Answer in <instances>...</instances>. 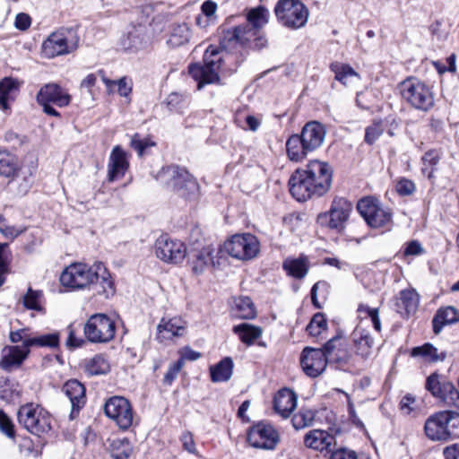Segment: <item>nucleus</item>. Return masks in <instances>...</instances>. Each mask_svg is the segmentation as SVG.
I'll return each instance as SVG.
<instances>
[{
	"label": "nucleus",
	"mask_w": 459,
	"mask_h": 459,
	"mask_svg": "<svg viewBox=\"0 0 459 459\" xmlns=\"http://www.w3.org/2000/svg\"><path fill=\"white\" fill-rule=\"evenodd\" d=\"M108 441V451L113 459H128L131 456L133 445L128 438L117 437Z\"/></svg>",
	"instance_id": "4c0bfd02"
},
{
	"label": "nucleus",
	"mask_w": 459,
	"mask_h": 459,
	"mask_svg": "<svg viewBox=\"0 0 459 459\" xmlns=\"http://www.w3.org/2000/svg\"><path fill=\"white\" fill-rule=\"evenodd\" d=\"M267 44L263 30H223L220 47L210 45L204 54L203 64L188 65V74L201 90L207 84H221L220 73L236 70L238 55L246 48L261 49Z\"/></svg>",
	"instance_id": "f257e3e1"
},
{
	"label": "nucleus",
	"mask_w": 459,
	"mask_h": 459,
	"mask_svg": "<svg viewBox=\"0 0 459 459\" xmlns=\"http://www.w3.org/2000/svg\"><path fill=\"white\" fill-rule=\"evenodd\" d=\"M22 303L27 309L43 312V292L29 288L23 296Z\"/></svg>",
	"instance_id": "a18cd8bd"
},
{
	"label": "nucleus",
	"mask_w": 459,
	"mask_h": 459,
	"mask_svg": "<svg viewBox=\"0 0 459 459\" xmlns=\"http://www.w3.org/2000/svg\"><path fill=\"white\" fill-rule=\"evenodd\" d=\"M357 210L371 228H384L392 224L391 210L375 197L367 196L360 199L357 204Z\"/></svg>",
	"instance_id": "1a4fd4ad"
},
{
	"label": "nucleus",
	"mask_w": 459,
	"mask_h": 459,
	"mask_svg": "<svg viewBox=\"0 0 459 459\" xmlns=\"http://www.w3.org/2000/svg\"><path fill=\"white\" fill-rule=\"evenodd\" d=\"M27 343L31 347L56 348L59 345V333H51L46 334L30 335Z\"/></svg>",
	"instance_id": "c03bdc74"
},
{
	"label": "nucleus",
	"mask_w": 459,
	"mask_h": 459,
	"mask_svg": "<svg viewBox=\"0 0 459 459\" xmlns=\"http://www.w3.org/2000/svg\"><path fill=\"white\" fill-rule=\"evenodd\" d=\"M234 315L243 319H252L255 316V309L250 298L239 297L235 299Z\"/></svg>",
	"instance_id": "37998d69"
},
{
	"label": "nucleus",
	"mask_w": 459,
	"mask_h": 459,
	"mask_svg": "<svg viewBox=\"0 0 459 459\" xmlns=\"http://www.w3.org/2000/svg\"><path fill=\"white\" fill-rule=\"evenodd\" d=\"M25 230L24 228H16L14 226L7 225L5 219L0 215V232L7 238L13 240L20 234Z\"/></svg>",
	"instance_id": "13d9d810"
},
{
	"label": "nucleus",
	"mask_w": 459,
	"mask_h": 459,
	"mask_svg": "<svg viewBox=\"0 0 459 459\" xmlns=\"http://www.w3.org/2000/svg\"><path fill=\"white\" fill-rule=\"evenodd\" d=\"M325 128L318 121H309L303 126L300 136L311 152L318 149L324 143Z\"/></svg>",
	"instance_id": "cd10ccee"
},
{
	"label": "nucleus",
	"mask_w": 459,
	"mask_h": 459,
	"mask_svg": "<svg viewBox=\"0 0 459 459\" xmlns=\"http://www.w3.org/2000/svg\"><path fill=\"white\" fill-rule=\"evenodd\" d=\"M420 295L415 290L408 289L400 292L398 307L404 309L405 314L409 316L414 314L419 307Z\"/></svg>",
	"instance_id": "a19ab883"
},
{
	"label": "nucleus",
	"mask_w": 459,
	"mask_h": 459,
	"mask_svg": "<svg viewBox=\"0 0 459 459\" xmlns=\"http://www.w3.org/2000/svg\"><path fill=\"white\" fill-rule=\"evenodd\" d=\"M326 361L337 369H343L344 366V337L341 333L328 340L322 349Z\"/></svg>",
	"instance_id": "aec40b11"
},
{
	"label": "nucleus",
	"mask_w": 459,
	"mask_h": 459,
	"mask_svg": "<svg viewBox=\"0 0 459 459\" xmlns=\"http://www.w3.org/2000/svg\"><path fill=\"white\" fill-rule=\"evenodd\" d=\"M186 95L178 92H171L166 99V104L169 110L179 112L186 106Z\"/></svg>",
	"instance_id": "3c124183"
},
{
	"label": "nucleus",
	"mask_w": 459,
	"mask_h": 459,
	"mask_svg": "<svg viewBox=\"0 0 459 459\" xmlns=\"http://www.w3.org/2000/svg\"><path fill=\"white\" fill-rule=\"evenodd\" d=\"M21 172L19 158L6 148L0 147V176L13 180Z\"/></svg>",
	"instance_id": "7c9ffc66"
},
{
	"label": "nucleus",
	"mask_w": 459,
	"mask_h": 459,
	"mask_svg": "<svg viewBox=\"0 0 459 459\" xmlns=\"http://www.w3.org/2000/svg\"><path fill=\"white\" fill-rule=\"evenodd\" d=\"M317 221L321 224H327L332 230H342L344 229V200L334 199L329 212L319 214Z\"/></svg>",
	"instance_id": "bb28decb"
},
{
	"label": "nucleus",
	"mask_w": 459,
	"mask_h": 459,
	"mask_svg": "<svg viewBox=\"0 0 459 459\" xmlns=\"http://www.w3.org/2000/svg\"><path fill=\"white\" fill-rule=\"evenodd\" d=\"M412 357H422L429 362L443 361L446 358V352L438 351L437 348L431 343H425L422 346L415 347L411 351Z\"/></svg>",
	"instance_id": "79ce46f5"
},
{
	"label": "nucleus",
	"mask_w": 459,
	"mask_h": 459,
	"mask_svg": "<svg viewBox=\"0 0 459 459\" xmlns=\"http://www.w3.org/2000/svg\"><path fill=\"white\" fill-rule=\"evenodd\" d=\"M235 123L244 130L255 132L261 126V119L244 112L238 111L235 115Z\"/></svg>",
	"instance_id": "de8ad7c7"
},
{
	"label": "nucleus",
	"mask_w": 459,
	"mask_h": 459,
	"mask_svg": "<svg viewBox=\"0 0 459 459\" xmlns=\"http://www.w3.org/2000/svg\"><path fill=\"white\" fill-rule=\"evenodd\" d=\"M212 254V250L209 247L195 249L188 253V263L195 274H201L212 266L213 257Z\"/></svg>",
	"instance_id": "c756f323"
},
{
	"label": "nucleus",
	"mask_w": 459,
	"mask_h": 459,
	"mask_svg": "<svg viewBox=\"0 0 459 459\" xmlns=\"http://www.w3.org/2000/svg\"><path fill=\"white\" fill-rule=\"evenodd\" d=\"M234 333L238 334L241 342L252 345L262 335V329L247 323H242L233 327Z\"/></svg>",
	"instance_id": "ea45409f"
},
{
	"label": "nucleus",
	"mask_w": 459,
	"mask_h": 459,
	"mask_svg": "<svg viewBox=\"0 0 459 459\" xmlns=\"http://www.w3.org/2000/svg\"><path fill=\"white\" fill-rule=\"evenodd\" d=\"M358 312L361 314H365L366 319H370L374 328L376 331L380 332L381 330V322L379 319V311L378 308H371L367 305H359L358 307Z\"/></svg>",
	"instance_id": "603ef678"
},
{
	"label": "nucleus",
	"mask_w": 459,
	"mask_h": 459,
	"mask_svg": "<svg viewBox=\"0 0 459 459\" xmlns=\"http://www.w3.org/2000/svg\"><path fill=\"white\" fill-rule=\"evenodd\" d=\"M457 322H459V311L455 307H440L432 319L433 332L438 334L446 325Z\"/></svg>",
	"instance_id": "473e14b6"
},
{
	"label": "nucleus",
	"mask_w": 459,
	"mask_h": 459,
	"mask_svg": "<svg viewBox=\"0 0 459 459\" xmlns=\"http://www.w3.org/2000/svg\"><path fill=\"white\" fill-rule=\"evenodd\" d=\"M189 30H172L167 35V45L172 48L179 47L188 41Z\"/></svg>",
	"instance_id": "5fc2aeb1"
},
{
	"label": "nucleus",
	"mask_w": 459,
	"mask_h": 459,
	"mask_svg": "<svg viewBox=\"0 0 459 459\" xmlns=\"http://www.w3.org/2000/svg\"><path fill=\"white\" fill-rule=\"evenodd\" d=\"M83 331L91 342H108L115 336L116 323L105 314H95L87 320Z\"/></svg>",
	"instance_id": "f8f14e48"
},
{
	"label": "nucleus",
	"mask_w": 459,
	"mask_h": 459,
	"mask_svg": "<svg viewBox=\"0 0 459 459\" xmlns=\"http://www.w3.org/2000/svg\"><path fill=\"white\" fill-rule=\"evenodd\" d=\"M129 155L121 146L117 145L111 151L108 164V179L114 182L122 178L129 168Z\"/></svg>",
	"instance_id": "6ab92c4d"
},
{
	"label": "nucleus",
	"mask_w": 459,
	"mask_h": 459,
	"mask_svg": "<svg viewBox=\"0 0 459 459\" xmlns=\"http://www.w3.org/2000/svg\"><path fill=\"white\" fill-rule=\"evenodd\" d=\"M74 47V44H68L67 39L63 33L56 30L43 42L42 51L47 57L51 58L66 54Z\"/></svg>",
	"instance_id": "393cba45"
},
{
	"label": "nucleus",
	"mask_w": 459,
	"mask_h": 459,
	"mask_svg": "<svg viewBox=\"0 0 459 459\" xmlns=\"http://www.w3.org/2000/svg\"><path fill=\"white\" fill-rule=\"evenodd\" d=\"M315 411L311 409L301 408L298 413H296L291 422L296 429H301L306 427L311 426L315 420Z\"/></svg>",
	"instance_id": "09e8293b"
},
{
	"label": "nucleus",
	"mask_w": 459,
	"mask_h": 459,
	"mask_svg": "<svg viewBox=\"0 0 459 459\" xmlns=\"http://www.w3.org/2000/svg\"><path fill=\"white\" fill-rule=\"evenodd\" d=\"M331 434L321 429H312L304 436V445L306 447L316 450H327L332 445L333 436L341 434V428L333 426L330 428Z\"/></svg>",
	"instance_id": "a211bd4d"
},
{
	"label": "nucleus",
	"mask_w": 459,
	"mask_h": 459,
	"mask_svg": "<svg viewBox=\"0 0 459 459\" xmlns=\"http://www.w3.org/2000/svg\"><path fill=\"white\" fill-rule=\"evenodd\" d=\"M104 411L121 429H127L133 424L134 412L131 403L123 396L110 397L105 403Z\"/></svg>",
	"instance_id": "4468645a"
},
{
	"label": "nucleus",
	"mask_w": 459,
	"mask_h": 459,
	"mask_svg": "<svg viewBox=\"0 0 459 459\" xmlns=\"http://www.w3.org/2000/svg\"><path fill=\"white\" fill-rule=\"evenodd\" d=\"M30 335H31V333H30V331L28 329L24 328V329H20L17 331L11 332L9 338H10L11 342H13V343H17V342H22V344L20 346L23 349L30 350V345L27 343V341L29 339H30Z\"/></svg>",
	"instance_id": "052dcab7"
},
{
	"label": "nucleus",
	"mask_w": 459,
	"mask_h": 459,
	"mask_svg": "<svg viewBox=\"0 0 459 459\" xmlns=\"http://www.w3.org/2000/svg\"><path fill=\"white\" fill-rule=\"evenodd\" d=\"M62 392L71 403L70 416L71 419H74L86 403L85 387L78 380L70 379L64 384Z\"/></svg>",
	"instance_id": "5701e85b"
},
{
	"label": "nucleus",
	"mask_w": 459,
	"mask_h": 459,
	"mask_svg": "<svg viewBox=\"0 0 459 459\" xmlns=\"http://www.w3.org/2000/svg\"><path fill=\"white\" fill-rule=\"evenodd\" d=\"M351 341L353 352L363 360L368 359L371 353L373 339L369 331L363 326V322H360L352 332Z\"/></svg>",
	"instance_id": "b1692460"
},
{
	"label": "nucleus",
	"mask_w": 459,
	"mask_h": 459,
	"mask_svg": "<svg viewBox=\"0 0 459 459\" xmlns=\"http://www.w3.org/2000/svg\"><path fill=\"white\" fill-rule=\"evenodd\" d=\"M150 39L144 30H129L123 32L117 42V48L124 52L136 53L146 48Z\"/></svg>",
	"instance_id": "4be33fe9"
},
{
	"label": "nucleus",
	"mask_w": 459,
	"mask_h": 459,
	"mask_svg": "<svg viewBox=\"0 0 459 459\" xmlns=\"http://www.w3.org/2000/svg\"><path fill=\"white\" fill-rule=\"evenodd\" d=\"M0 431L9 438H14L15 437L13 423L2 410H0Z\"/></svg>",
	"instance_id": "680f3d73"
},
{
	"label": "nucleus",
	"mask_w": 459,
	"mask_h": 459,
	"mask_svg": "<svg viewBox=\"0 0 459 459\" xmlns=\"http://www.w3.org/2000/svg\"><path fill=\"white\" fill-rule=\"evenodd\" d=\"M400 409L406 415L416 412L419 409L416 398L409 394L404 395L400 402Z\"/></svg>",
	"instance_id": "bf43d9fd"
},
{
	"label": "nucleus",
	"mask_w": 459,
	"mask_h": 459,
	"mask_svg": "<svg viewBox=\"0 0 459 459\" xmlns=\"http://www.w3.org/2000/svg\"><path fill=\"white\" fill-rule=\"evenodd\" d=\"M439 157L435 151L426 152L422 157L424 167L422 168L423 174H427L428 178H432L433 169H429V167H433L437 164Z\"/></svg>",
	"instance_id": "6e6d98bb"
},
{
	"label": "nucleus",
	"mask_w": 459,
	"mask_h": 459,
	"mask_svg": "<svg viewBox=\"0 0 459 459\" xmlns=\"http://www.w3.org/2000/svg\"><path fill=\"white\" fill-rule=\"evenodd\" d=\"M297 406V396L288 388L281 389L274 396L273 408L282 418L290 416Z\"/></svg>",
	"instance_id": "c85d7f7f"
},
{
	"label": "nucleus",
	"mask_w": 459,
	"mask_h": 459,
	"mask_svg": "<svg viewBox=\"0 0 459 459\" xmlns=\"http://www.w3.org/2000/svg\"><path fill=\"white\" fill-rule=\"evenodd\" d=\"M259 247L256 237L250 233L236 234L224 244L226 252L239 260L254 258L259 252Z\"/></svg>",
	"instance_id": "ddd939ff"
},
{
	"label": "nucleus",
	"mask_w": 459,
	"mask_h": 459,
	"mask_svg": "<svg viewBox=\"0 0 459 459\" xmlns=\"http://www.w3.org/2000/svg\"><path fill=\"white\" fill-rule=\"evenodd\" d=\"M280 441L279 433L263 421L255 424L247 432V442L255 448L273 450Z\"/></svg>",
	"instance_id": "2eb2a0df"
},
{
	"label": "nucleus",
	"mask_w": 459,
	"mask_h": 459,
	"mask_svg": "<svg viewBox=\"0 0 459 459\" xmlns=\"http://www.w3.org/2000/svg\"><path fill=\"white\" fill-rule=\"evenodd\" d=\"M326 319L322 313H316L307 325V332L311 336H318L326 329Z\"/></svg>",
	"instance_id": "8fccbe9b"
},
{
	"label": "nucleus",
	"mask_w": 459,
	"mask_h": 459,
	"mask_svg": "<svg viewBox=\"0 0 459 459\" xmlns=\"http://www.w3.org/2000/svg\"><path fill=\"white\" fill-rule=\"evenodd\" d=\"M299 361L303 372L311 378L320 376L328 364L322 349L312 347L303 349Z\"/></svg>",
	"instance_id": "f3484780"
},
{
	"label": "nucleus",
	"mask_w": 459,
	"mask_h": 459,
	"mask_svg": "<svg viewBox=\"0 0 459 459\" xmlns=\"http://www.w3.org/2000/svg\"><path fill=\"white\" fill-rule=\"evenodd\" d=\"M186 323L181 317H163L157 325V340L160 342L172 341L175 337H181L186 333Z\"/></svg>",
	"instance_id": "412c9836"
},
{
	"label": "nucleus",
	"mask_w": 459,
	"mask_h": 459,
	"mask_svg": "<svg viewBox=\"0 0 459 459\" xmlns=\"http://www.w3.org/2000/svg\"><path fill=\"white\" fill-rule=\"evenodd\" d=\"M270 18L269 10L264 5H258L247 10L246 20L252 29H263Z\"/></svg>",
	"instance_id": "58836bf2"
},
{
	"label": "nucleus",
	"mask_w": 459,
	"mask_h": 459,
	"mask_svg": "<svg viewBox=\"0 0 459 459\" xmlns=\"http://www.w3.org/2000/svg\"><path fill=\"white\" fill-rule=\"evenodd\" d=\"M154 11L151 6H145L139 12L137 25L139 27L152 26L155 21Z\"/></svg>",
	"instance_id": "4d7b16f0"
},
{
	"label": "nucleus",
	"mask_w": 459,
	"mask_h": 459,
	"mask_svg": "<svg viewBox=\"0 0 459 459\" xmlns=\"http://www.w3.org/2000/svg\"><path fill=\"white\" fill-rule=\"evenodd\" d=\"M286 152L290 160L299 162L312 152L299 134H291L286 141Z\"/></svg>",
	"instance_id": "2f4dec72"
},
{
	"label": "nucleus",
	"mask_w": 459,
	"mask_h": 459,
	"mask_svg": "<svg viewBox=\"0 0 459 459\" xmlns=\"http://www.w3.org/2000/svg\"><path fill=\"white\" fill-rule=\"evenodd\" d=\"M37 102L42 107L44 113L48 116L60 117V113L54 108L53 105L58 108L67 107L72 100L66 90L56 83H47L43 85L36 96Z\"/></svg>",
	"instance_id": "9d476101"
},
{
	"label": "nucleus",
	"mask_w": 459,
	"mask_h": 459,
	"mask_svg": "<svg viewBox=\"0 0 459 459\" xmlns=\"http://www.w3.org/2000/svg\"><path fill=\"white\" fill-rule=\"evenodd\" d=\"M60 282L72 290L88 289L107 299L115 293L110 273L102 263L92 266L83 263L72 264L61 273Z\"/></svg>",
	"instance_id": "f03ea898"
},
{
	"label": "nucleus",
	"mask_w": 459,
	"mask_h": 459,
	"mask_svg": "<svg viewBox=\"0 0 459 459\" xmlns=\"http://www.w3.org/2000/svg\"><path fill=\"white\" fill-rule=\"evenodd\" d=\"M183 448L190 454H196L195 443L193 435L189 431H184L180 437Z\"/></svg>",
	"instance_id": "338daca9"
},
{
	"label": "nucleus",
	"mask_w": 459,
	"mask_h": 459,
	"mask_svg": "<svg viewBox=\"0 0 459 459\" xmlns=\"http://www.w3.org/2000/svg\"><path fill=\"white\" fill-rule=\"evenodd\" d=\"M424 431L432 441H447L459 436V412L451 410L431 414L425 421Z\"/></svg>",
	"instance_id": "20e7f679"
},
{
	"label": "nucleus",
	"mask_w": 459,
	"mask_h": 459,
	"mask_svg": "<svg viewBox=\"0 0 459 459\" xmlns=\"http://www.w3.org/2000/svg\"><path fill=\"white\" fill-rule=\"evenodd\" d=\"M159 178L182 198L192 200L198 196L199 185L185 168L176 165L163 168Z\"/></svg>",
	"instance_id": "39448f33"
},
{
	"label": "nucleus",
	"mask_w": 459,
	"mask_h": 459,
	"mask_svg": "<svg viewBox=\"0 0 459 459\" xmlns=\"http://www.w3.org/2000/svg\"><path fill=\"white\" fill-rule=\"evenodd\" d=\"M399 89L403 100L416 109L428 111L434 106L431 89L417 78L410 77L403 81Z\"/></svg>",
	"instance_id": "423d86ee"
},
{
	"label": "nucleus",
	"mask_w": 459,
	"mask_h": 459,
	"mask_svg": "<svg viewBox=\"0 0 459 459\" xmlns=\"http://www.w3.org/2000/svg\"><path fill=\"white\" fill-rule=\"evenodd\" d=\"M155 143L149 138H143L139 134H134L130 142V146L135 150L139 156H143L147 148L153 146Z\"/></svg>",
	"instance_id": "864d4df0"
},
{
	"label": "nucleus",
	"mask_w": 459,
	"mask_h": 459,
	"mask_svg": "<svg viewBox=\"0 0 459 459\" xmlns=\"http://www.w3.org/2000/svg\"><path fill=\"white\" fill-rule=\"evenodd\" d=\"M31 24V17L26 13H19L14 21L16 29H29Z\"/></svg>",
	"instance_id": "774afa93"
},
{
	"label": "nucleus",
	"mask_w": 459,
	"mask_h": 459,
	"mask_svg": "<svg viewBox=\"0 0 459 459\" xmlns=\"http://www.w3.org/2000/svg\"><path fill=\"white\" fill-rule=\"evenodd\" d=\"M333 170L326 162L311 160L289 179L290 195L299 202L324 195L331 187Z\"/></svg>",
	"instance_id": "7ed1b4c3"
},
{
	"label": "nucleus",
	"mask_w": 459,
	"mask_h": 459,
	"mask_svg": "<svg viewBox=\"0 0 459 459\" xmlns=\"http://www.w3.org/2000/svg\"><path fill=\"white\" fill-rule=\"evenodd\" d=\"M155 255L165 263L178 264L185 259L186 247L178 239L161 235L155 242Z\"/></svg>",
	"instance_id": "dca6fc26"
},
{
	"label": "nucleus",
	"mask_w": 459,
	"mask_h": 459,
	"mask_svg": "<svg viewBox=\"0 0 459 459\" xmlns=\"http://www.w3.org/2000/svg\"><path fill=\"white\" fill-rule=\"evenodd\" d=\"M20 88V82L13 77H4L0 81V108L8 109V101L13 100Z\"/></svg>",
	"instance_id": "e433bc0d"
},
{
	"label": "nucleus",
	"mask_w": 459,
	"mask_h": 459,
	"mask_svg": "<svg viewBox=\"0 0 459 459\" xmlns=\"http://www.w3.org/2000/svg\"><path fill=\"white\" fill-rule=\"evenodd\" d=\"M395 188L400 195H411L416 190V186L413 181L407 178L399 179Z\"/></svg>",
	"instance_id": "69168bd1"
},
{
	"label": "nucleus",
	"mask_w": 459,
	"mask_h": 459,
	"mask_svg": "<svg viewBox=\"0 0 459 459\" xmlns=\"http://www.w3.org/2000/svg\"><path fill=\"white\" fill-rule=\"evenodd\" d=\"M109 371V363L103 355H95L86 364V372L91 376L104 375Z\"/></svg>",
	"instance_id": "49530a36"
},
{
	"label": "nucleus",
	"mask_w": 459,
	"mask_h": 459,
	"mask_svg": "<svg viewBox=\"0 0 459 459\" xmlns=\"http://www.w3.org/2000/svg\"><path fill=\"white\" fill-rule=\"evenodd\" d=\"M17 418L20 425L39 437L51 429L50 415L39 405L27 403L21 406L17 412Z\"/></svg>",
	"instance_id": "0eeeda50"
},
{
	"label": "nucleus",
	"mask_w": 459,
	"mask_h": 459,
	"mask_svg": "<svg viewBox=\"0 0 459 459\" xmlns=\"http://www.w3.org/2000/svg\"><path fill=\"white\" fill-rule=\"evenodd\" d=\"M282 268L289 276L299 280L303 279L308 272V259L304 255L297 258H286L282 263Z\"/></svg>",
	"instance_id": "72a5a7b5"
},
{
	"label": "nucleus",
	"mask_w": 459,
	"mask_h": 459,
	"mask_svg": "<svg viewBox=\"0 0 459 459\" xmlns=\"http://www.w3.org/2000/svg\"><path fill=\"white\" fill-rule=\"evenodd\" d=\"M385 131L390 137H393L395 134L394 129L388 128V122L386 120H374L371 125L366 127L365 143L369 145L374 144Z\"/></svg>",
	"instance_id": "c9c22d12"
},
{
	"label": "nucleus",
	"mask_w": 459,
	"mask_h": 459,
	"mask_svg": "<svg viewBox=\"0 0 459 459\" xmlns=\"http://www.w3.org/2000/svg\"><path fill=\"white\" fill-rule=\"evenodd\" d=\"M320 290L323 294H325L328 290V284L325 281H319L316 282L310 290L311 302L316 308H322V304L319 302L317 298V291Z\"/></svg>",
	"instance_id": "0e129e2a"
},
{
	"label": "nucleus",
	"mask_w": 459,
	"mask_h": 459,
	"mask_svg": "<svg viewBox=\"0 0 459 459\" xmlns=\"http://www.w3.org/2000/svg\"><path fill=\"white\" fill-rule=\"evenodd\" d=\"M425 388L445 405L455 408L459 412V391L452 382L434 372L427 377Z\"/></svg>",
	"instance_id": "9b49d317"
},
{
	"label": "nucleus",
	"mask_w": 459,
	"mask_h": 459,
	"mask_svg": "<svg viewBox=\"0 0 459 459\" xmlns=\"http://www.w3.org/2000/svg\"><path fill=\"white\" fill-rule=\"evenodd\" d=\"M30 354L29 349H23L20 345L6 346L2 350L0 368L5 371H12L19 368Z\"/></svg>",
	"instance_id": "a878e982"
},
{
	"label": "nucleus",
	"mask_w": 459,
	"mask_h": 459,
	"mask_svg": "<svg viewBox=\"0 0 459 459\" xmlns=\"http://www.w3.org/2000/svg\"><path fill=\"white\" fill-rule=\"evenodd\" d=\"M233 367L232 359L225 357L215 365L210 367L211 380L213 383L227 382L232 376Z\"/></svg>",
	"instance_id": "f704fd0d"
},
{
	"label": "nucleus",
	"mask_w": 459,
	"mask_h": 459,
	"mask_svg": "<svg viewBox=\"0 0 459 459\" xmlns=\"http://www.w3.org/2000/svg\"><path fill=\"white\" fill-rule=\"evenodd\" d=\"M274 13L281 25L293 29L304 26L308 17L307 8L299 0H278Z\"/></svg>",
	"instance_id": "6e6552de"
},
{
	"label": "nucleus",
	"mask_w": 459,
	"mask_h": 459,
	"mask_svg": "<svg viewBox=\"0 0 459 459\" xmlns=\"http://www.w3.org/2000/svg\"><path fill=\"white\" fill-rule=\"evenodd\" d=\"M183 368V361L177 360L169 366L167 372L163 377V383L167 385H171L173 381L177 378L178 373Z\"/></svg>",
	"instance_id": "e2e57ef3"
}]
</instances>
